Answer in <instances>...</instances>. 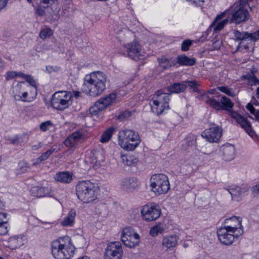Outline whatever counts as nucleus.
<instances>
[{"mask_svg":"<svg viewBox=\"0 0 259 259\" xmlns=\"http://www.w3.org/2000/svg\"><path fill=\"white\" fill-rule=\"evenodd\" d=\"M205 103L214 109L219 111L225 110L230 112V116L235 119L245 132L252 138L257 136L252 130L251 123L248 120L236 112L231 110L234 106L231 100L226 96H222L220 100H217L214 97H207Z\"/></svg>","mask_w":259,"mask_h":259,"instance_id":"1","label":"nucleus"},{"mask_svg":"<svg viewBox=\"0 0 259 259\" xmlns=\"http://www.w3.org/2000/svg\"><path fill=\"white\" fill-rule=\"evenodd\" d=\"M107 76L101 71L93 72L86 75L84 78V87L92 97L101 95L106 89Z\"/></svg>","mask_w":259,"mask_h":259,"instance_id":"2","label":"nucleus"},{"mask_svg":"<svg viewBox=\"0 0 259 259\" xmlns=\"http://www.w3.org/2000/svg\"><path fill=\"white\" fill-rule=\"evenodd\" d=\"M75 248L68 236L60 237L51 243V252L56 259H70Z\"/></svg>","mask_w":259,"mask_h":259,"instance_id":"3","label":"nucleus"},{"mask_svg":"<svg viewBox=\"0 0 259 259\" xmlns=\"http://www.w3.org/2000/svg\"><path fill=\"white\" fill-rule=\"evenodd\" d=\"M97 188L90 181H79L76 186L77 198L83 203H89L97 199Z\"/></svg>","mask_w":259,"mask_h":259,"instance_id":"4","label":"nucleus"},{"mask_svg":"<svg viewBox=\"0 0 259 259\" xmlns=\"http://www.w3.org/2000/svg\"><path fill=\"white\" fill-rule=\"evenodd\" d=\"M118 143L127 151L134 150L140 144L141 139L138 133L132 130H122L118 135Z\"/></svg>","mask_w":259,"mask_h":259,"instance_id":"5","label":"nucleus"},{"mask_svg":"<svg viewBox=\"0 0 259 259\" xmlns=\"http://www.w3.org/2000/svg\"><path fill=\"white\" fill-rule=\"evenodd\" d=\"M119 101V98L116 93H110L98 100L94 105L90 108V114L93 118L98 117L102 111Z\"/></svg>","mask_w":259,"mask_h":259,"instance_id":"6","label":"nucleus"},{"mask_svg":"<svg viewBox=\"0 0 259 259\" xmlns=\"http://www.w3.org/2000/svg\"><path fill=\"white\" fill-rule=\"evenodd\" d=\"M72 95L67 91H58L52 96L51 105L58 110L63 111L71 105Z\"/></svg>","mask_w":259,"mask_h":259,"instance_id":"7","label":"nucleus"},{"mask_svg":"<svg viewBox=\"0 0 259 259\" xmlns=\"http://www.w3.org/2000/svg\"><path fill=\"white\" fill-rule=\"evenodd\" d=\"M152 191L158 195L165 194L170 189L167 177L164 174L153 175L150 179Z\"/></svg>","mask_w":259,"mask_h":259,"instance_id":"8","label":"nucleus"},{"mask_svg":"<svg viewBox=\"0 0 259 259\" xmlns=\"http://www.w3.org/2000/svg\"><path fill=\"white\" fill-rule=\"evenodd\" d=\"M142 219L147 222L154 221L161 215L159 206L154 203H148L144 205L141 210Z\"/></svg>","mask_w":259,"mask_h":259,"instance_id":"9","label":"nucleus"},{"mask_svg":"<svg viewBox=\"0 0 259 259\" xmlns=\"http://www.w3.org/2000/svg\"><path fill=\"white\" fill-rule=\"evenodd\" d=\"M233 230H229L225 227L220 228L217 231V235L220 242L226 245L232 244L235 238H237L241 235L243 230H239V233H234Z\"/></svg>","mask_w":259,"mask_h":259,"instance_id":"10","label":"nucleus"},{"mask_svg":"<svg viewBox=\"0 0 259 259\" xmlns=\"http://www.w3.org/2000/svg\"><path fill=\"white\" fill-rule=\"evenodd\" d=\"M122 249L119 242L108 244L104 253V259H121Z\"/></svg>","mask_w":259,"mask_h":259,"instance_id":"11","label":"nucleus"},{"mask_svg":"<svg viewBox=\"0 0 259 259\" xmlns=\"http://www.w3.org/2000/svg\"><path fill=\"white\" fill-rule=\"evenodd\" d=\"M123 47V55L133 60L140 59V56L141 55V47L138 42L134 41L127 44H124Z\"/></svg>","mask_w":259,"mask_h":259,"instance_id":"12","label":"nucleus"},{"mask_svg":"<svg viewBox=\"0 0 259 259\" xmlns=\"http://www.w3.org/2000/svg\"><path fill=\"white\" fill-rule=\"evenodd\" d=\"M222 130L218 126L210 127L204 131L201 136L209 142H218L222 136Z\"/></svg>","mask_w":259,"mask_h":259,"instance_id":"13","label":"nucleus"},{"mask_svg":"<svg viewBox=\"0 0 259 259\" xmlns=\"http://www.w3.org/2000/svg\"><path fill=\"white\" fill-rule=\"evenodd\" d=\"M248 16V11L244 9L243 6L239 5L236 7L232 13L230 21L231 23L239 24L247 20Z\"/></svg>","mask_w":259,"mask_h":259,"instance_id":"14","label":"nucleus"},{"mask_svg":"<svg viewBox=\"0 0 259 259\" xmlns=\"http://www.w3.org/2000/svg\"><path fill=\"white\" fill-rule=\"evenodd\" d=\"M85 139L84 133L82 131L73 132L64 141V145L70 148L74 147L79 142H81Z\"/></svg>","mask_w":259,"mask_h":259,"instance_id":"15","label":"nucleus"},{"mask_svg":"<svg viewBox=\"0 0 259 259\" xmlns=\"http://www.w3.org/2000/svg\"><path fill=\"white\" fill-rule=\"evenodd\" d=\"M121 188L128 192H132L137 190L139 187V183L134 178H126L122 180Z\"/></svg>","mask_w":259,"mask_h":259,"instance_id":"16","label":"nucleus"},{"mask_svg":"<svg viewBox=\"0 0 259 259\" xmlns=\"http://www.w3.org/2000/svg\"><path fill=\"white\" fill-rule=\"evenodd\" d=\"M242 219L240 217L233 216L225 220V224L228 225L224 227L229 230H233L234 233H239V230H243L241 225Z\"/></svg>","mask_w":259,"mask_h":259,"instance_id":"17","label":"nucleus"},{"mask_svg":"<svg viewBox=\"0 0 259 259\" xmlns=\"http://www.w3.org/2000/svg\"><path fill=\"white\" fill-rule=\"evenodd\" d=\"M169 94L164 93L161 90L158 91L153 98V103H155L157 106L161 104L164 107L169 109L168 102L169 101Z\"/></svg>","mask_w":259,"mask_h":259,"instance_id":"18","label":"nucleus"},{"mask_svg":"<svg viewBox=\"0 0 259 259\" xmlns=\"http://www.w3.org/2000/svg\"><path fill=\"white\" fill-rule=\"evenodd\" d=\"M221 151L225 160L230 161L234 159L235 154L234 145L228 143L224 144L221 147Z\"/></svg>","mask_w":259,"mask_h":259,"instance_id":"19","label":"nucleus"},{"mask_svg":"<svg viewBox=\"0 0 259 259\" xmlns=\"http://www.w3.org/2000/svg\"><path fill=\"white\" fill-rule=\"evenodd\" d=\"M32 196L37 197H41L50 196L51 192L50 189L46 187L38 186L33 187L30 190Z\"/></svg>","mask_w":259,"mask_h":259,"instance_id":"20","label":"nucleus"},{"mask_svg":"<svg viewBox=\"0 0 259 259\" xmlns=\"http://www.w3.org/2000/svg\"><path fill=\"white\" fill-rule=\"evenodd\" d=\"M224 16L225 13H222L221 15H218L216 17L214 21L210 25V28L211 29H213L214 32H217L221 30L227 24L228 20H227V19H224L222 21L218 23H217L218 21L221 20L222 18L224 17Z\"/></svg>","mask_w":259,"mask_h":259,"instance_id":"21","label":"nucleus"},{"mask_svg":"<svg viewBox=\"0 0 259 259\" xmlns=\"http://www.w3.org/2000/svg\"><path fill=\"white\" fill-rule=\"evenodd\" d=\"M140 237L139 234H135L134 236H130L128 238L123 237L121 241L123 244L129 248H133L138 246L140 243Z\"/></svg>","mask_w":259,"mask_h":259,"instance_id":"22","label":"nucleus"},{"mask_svg":"<svg viewBox=\"0 0 259 259\" xmlns=\"http://www.w3.org/2000/svg\"><path fill=\"white\" fill-rule=\"evenodd\" d=\"M25 88H30V85L26 84L24 82H19L13 88V96L16 101H20Z\"/></svg>","mask_w":259,"mask_h":259,"instance_id":"23","label":"nucleus"},{"mask_svg":"<svg viewBox=\"0 0 259 259\" xmlns=\"http://www.w3.org/2000/svg\"><path fill=\"white\" fill-rule=\"evenodd\" d=\"M56 181L62 183H69L72 180V175L68 171H61L56 174L54 176Z\"/></svg>","mask_w":259,"mask_h":259,"instance_id":"24","label":"nucleus"},{"mask_svg":"<svg viewBox=\"0 0 259 259\" xmlns=\"http://www.w3.org/2000/svg\"><path fill=\"white\" fill-rule=\"evenodd\" d=\"M177 64L181 66H192L196 63L194 58H190L185 55L178 56L177 58Z\"/></svg>","mask_w":259,"mask_h":259,"instance_id":"25","label":"nucleus"},{"mask_svg":"<svg viewBox=\"0 0 259 259\" xmlns=\"http://www.w3.org/2000/svg\"><path fill=\"white\" fill-rule=\"evenodd\" d=\"M187 88V85L185 82L174 83L168 88V91L169 95L172 93H180L183 92Z\"/></svg>","mask_w":259,"mask_h":259,"instance_id":"26","label":"nucleus"},{"mask_svg":"<svg viewBox=\"0 0 259 259\" xmlns=\"http://www.w3.org/2000/svg\"><path fill=\"white\" fill-rule=\"evenodd\" d=\"M177 244V238L176 236H169L164 237L162 240V245L163 247L170 249L176 246Z\"/></svg>","mask_w":259,"mask_h":259,"instance_id":"27","label":"nucleus"},{"mask_svg":"<svg viewBox=\"0 0 259 259\" xmlns=\"http://www.w3.org/2000/svg\"><path fill=\"white\" fill-rule=\"evenodd\" d=\"M159 65L163 69H167L177 64L176 60L172 58L167 59L162 57L158 59Z\"/></svg>","mask_w":259,"mask_h":259,"instance_id":"28","label":"nucleus"},{"mask_svg":"<svg viewBox=\"0 0 259 259\" xmlns=\"http://www.w3.org/2000/svg\"><path fill=\"white\" fill-rule=\"evenodd\" d=\"M8 247L12 249L20 247L23 244L22 238L19 236H15L9 239Z\"/></svg>","mask_w":259,"mask_h":259,"instance_id":"29","label":"nucleus"},{"mask_svg":"<svg viewBox=\"0 0 259 259\" xmlns=\"http://www.w3.org/2000/svg\"><path fill=\"white\" fill-rule=\"evenodd\" d=\"M233 33L236 41H242L247 39H249L250 33L248 32L234 30Z\"/></svg>","mask_w":259,"mask_h":259,"instance_id":"30","label":"nucleus"},{"mask_svg":"<svg viewBox=\"0 0 259 259\" xmlns=\"http://www.w3.org/2000/svg\"><path fill=\"white\" fill-rule=\"evenodd\" d=\"M122 162L127 166H132L138 162V159L132 155H121Z\"/></svg>","mask_w":259,"mask_h":259,"instance_id":"31","label":"nucleus"},{"mask_svg":"<svg viewBox=\"0 0 259 259\" xmlns=\"http://www.w3.org/2000/svg\"><path fill=\"white\" fill-rule=\"evenodd\" d=\"M164 231L163 225L159 223L152 227L150 230V235L152 237H156L159 234H162Z\"/></svg>","mask_w":259,"mask_h":259,"instance_id":"32","label":"nucleus"},{"mask_svg":"<svg viewBox=\"0 0 259 259\" xmlns=\"http://www.w3.org/2000/svg\"><path fill=\"white\" fill-rule=\"evenodd\" d=\"M75 215L76 213L74 211H70L67 216L64 218V220L61 223V224L63 226H72L74 224Z\"/></svg>","mask_w":259,"mask_h":259,"instance_id":"33","label":"nucleus"},{"mask_svg":"<svg viewBox=\"0 0 259 259\" xmlns=\"http://www.w3.org/2000/svg\"><path fill=\"white\" fill-rule=\"evenodd\" d=\"M232 196V200H237L238 197L241 194V189L238 186H233L225 189Z\"/></svg>","mask_w":259,"mask_h":259,"instance_id":"34","label":"nucleus"},{"mask_svg":"<svg viewBox=\"0 0 259 259\" xmlns=\"http://www.w3.org/2000/svg\"><path fill=\"white\" fill-rule=\"evenodd\" d=\"M114 131L113 127H110L106 130L101 135L100 141L101 143H106L111 138L112 135Z\"/></svg>","mask_w":259,"mask_h":259,"instance_id":"35","label":"nucleus"},{"mask_svg":"<svg viewBox=\"0 0 259 259\" xmlns=\"http://www.w3.org/2000/svg\"><path fill=\"white\" fill-rule=\"evenodd\" d=\"M92 158V162L96 164H100L101 162L104 161V158L102 155V153L100 151H96L91 154Z\"/></svg>","mask_w":259,"mask_h":259,"instance_id":"36","label":"nucleus"},{"mask_svg":"<svg viewBox=\"0 0 259 259\" xmlns=\"http://www.w3.org/2000/svg\"><path fill=\"white\" fill-rule=\"evenodd\" d=\"M196 143V136L195 135L190 134L185 138V145L184 148L187 149L188 147L195 145Z\"/></svg>","mask_w":259,"mask_h":259,"instance_id":"37","label":"nucleus"},{"mask_svg":"<svg viewBox=\"0 0 259 259\" xmlns=\"http://www.w3.org/2000/svg\"><path fill=\"white\" fill-rule=\"evenodd\" d=\"M135 234H138L135 232L134 229L131 227H126L123 229L121 233V240L123 239V237L128 238L130 236H134Z\"/></svg>","mask_w":259,"mask_h":259,"instance_id":"38","label":"nucleus"},{"mask_svg":"<svg viewBox=\"0 0 259 259\" xmlns=\"http://www.w3.org/2000/svg\"><path fill=\"white\" fill-rule=\"evenodd\" d=\"M158 106H157L155 103L152 102V104H151V110L152 112L157 115L162 114L164 110L167 109L166 107H164L161 104H158Z\"/></svg>","mask_w":259,"mask_h":259,"instance_id":"39","label":"nucleus"},{"mask_svg":"<svg viewBox=\"0 0 259 259\" xmlns=\"http://www.w3.org/2000/svg\"><path fill=\"white\" fill-rule=\"evenodd\" d=\"M55 148H51L46 152L43 153L39 157L37 158L36 162L40 163L47 159L51 156V155L55 152Z\"/></svg>","mask_w":259,"mask_h":259,"instance_id":"40","label":"nucleus"},{"mask_svg":"<svg viewBox=\"0 0 259 259\" xmlns=\"http://www.w3.org/2000/svg\"><path fill=\"white\" fill-rule=\"evenodd\" d=\"M53 34V32L52 29L47 27L41 29L40 31L39 36L41 39H45L51 36Z\"/></svg>","mask_w":259,"mask_h":259,"instance_id":"41","label":"nucleus"},{"mask_svg":"<svg viewBox=\"0 0 259 259\" xmlns=\"http://www.w3.org/2000/svg\"><path fill=\"white\" fill-rule=\"evenodd\" d=\"M244 77L248 80L249 84L251 86L259 84V79L253 74L246 75Z\"/></svg>","mask_w":259,"mask_h":259,"instance_id":"42","label":"nucleus"},{"mask_svg":"<svg viewBox=\"0 0 259 259\" xmlns=\"http://www.w3.org/2000/svg\"><path fill=\"white\" fill-rule=\"evenodd\" d=\"M24 75V74L21 72H15L13 71H10L7 72V76L6 77V80H9L15 78L17 76H21Z\"/></svg>","mask_w":259,"mask_h":259,"instance_id":"43","label":"nucleus"},{"mask_svg":"<svg viewBox=\"0 0 259 259\" xmlns=\"http://www.w3.org/2000/svg\"><path fill=\"white\" fill-rule=\"evenodd\" d=\"M29 92V101H33L36 97L37 96V89L36 87H33V88L30 86V88H26Z\"/></svg>","mask_w":259,"mask_h":259,"instance_id":"44","label":"nucleus"},{"mask_svg":"<svg viewBox=\"0 0 259 259\" xmlns=\"http://www.w3.org/2000/svg\"><path fill=\"white\" fill-rule=\"evenodd\" d=\"M28 169L27 163L24 161H21L19 162V174H23L26 172Z\"/></svg>","mask_w":259,"mask_h":259,"instance_id":"45","label":"nucleus"},{"mask_svg":"<svg viewBox=\"0 0 259 259\" xmlns=\"http://www.w3.org/2000/svg\"><path fill=\"white\" fill-rule=\"evenodd\" d=\"M52 125L53 124L51 121H46L40 124V129L43 132H46L49 130Z\"/></svg>","mask_w":259,"mask_h":259,"instance_id":"46","label":"nucleus"},{"mask_svg":"<svg viewBox=\"0 0 259 259\" xmlns=\"http://www.w3.org/2000/svg\"><path fill=\"white\" fill-rule=\"evenodd\" d=\"M21 99L20 101L24 102H32L31 101H29V92L25 88L24 89V91L22 93V94L21 97Z\"/></svg>","mask_w":259,"mask_h":259,"instance_id":"47","label":"nucleus"},{"mask_svg":"<svg viewBox=\"0 0 259 259\" xmlns=\"http://www.w3.org/2000/svg\"><path fill=\"white\" fill-rule=\"evenodd\" d=\"M192 45V41L189 39L184 40L181 45V49L183 51H187Z\"/></svg>","mask_w":259,"mask_h":259,"instance_id":"48","label":"nucleus"},{"mask_svg":"<svg viewBox=\"0 0 259 259\" xmlns=\"http://www.w3.org/2000/svg\"><path fill=\"white\" fill-rule=\"evenodd\" d=\"M185 82L188 83V86L192 89H193V91L195 92H198V89L197 88L199 85L198 83L196 81H186Z\"/></svg>","mask_w":259,"mask_h":259,"instance_id":"49","label":"nucleus"},{"mask_svg":"<svg viewBox=\"0 0 259 259\" xmlns=\"http://www.w3.org/2000/svg\"><path fill=\"white\" fill-rule=\"evenodd\" d=\"M217 89L218 90L226 94L227 95H228L229 96H233V93L232 90L227 87H223V86L218 87L217 88Z\"/></svg>","mask_w":259,"mask_h":259,"instance_id":"50","label":"nucleus"},{"mask_svg":"<svg viewBox=\"0 0 259 259\" xmlns=\"http://www.w3.org/2000/svg\"><path fill=\"white\" fill-rule=\"evenodd\" d=\"M21 77L24 78L26 79V81L32 87H36L35 81L31 75L24 74V75H22Z\"/></svg>","mask_w":259,"mask_h":259,"instance_id":"51","label":"nucleus"},{"mask_svg":"<svg viewBox=\"0 0 259 259\" xmlns=\"http://www.w3.org/2000/svg\"><path fill=\"white\" fill-rule=\"evenodd\" d=\"M46 6L44 7H41V6H39L36 9V13L39 16H43L45 14V9L46 8L49 7V4H45Z\"/></svg>","mask_w":259,"mask_h":259,"instance_id":"52","label":"nucleus"},{"mask_svg":"<svg viewBox=\"0 0 259 259\" xmlns=\"http://www.w3.org/2000/svg\"><path fill=\"white\" fill-rule=\"evenodd\" d=\"M246 109L253 114L256 118V114L259 112V110H256L251 103H248L246 105Z\"/></svg>","mask_w":259,"mask_h":259,"instance_id":"53","label":"nucleus"},{"mask_svg":"<svg viewBox=\"0 0 259 259\" xmlns=\"http://www.w3.org/2000/svg\"><path fill=\"white\" fill-rule=\"evenodd\" d=\"M249 40L253 41L259 40V29L253 33H250Z\"/></svg>","mask_w":259,"mask_h":259,"instance_id":"54","label":"nucleus"},{"mask_svg":"<svg viewBox=\"0 0 259 259\" xmlns=\"http://www.w3.org/2000/svg\"><path fill=\"white\" fill-rule=\"evenodd\" d=\"M131 115V113L130 111H124L122 114L119 115L118 119L121 121H123L128 118Z\"/></svg>","mask_w":259,"mask_h":259,"instance_id":"55","label":"nucleus"},{"mask_svg":"<svg viewBox=\"0 0 259 259\" xmlns=\"http://www.w3.org/2000/svg\"><path fill=\"white\" fill-rule=\"evenodd\" d=\"M8 232V224H0V234L4 235L6 234Z\"/></svg>","mask_w":259,"mask_h":259,"instance_id":"56","label":"nucleus"},{"mask_svg":"<svg viewBox=\"0 0 259 259\" xmlns=\"http://www.w3.org/2000/svg\"><path fill=\"white\" fill-rule=\"evenodd\" d=\"M8 214L5 213H0V224H8Z\"/></svg>","mask_w":259,"mask_h":259,"instance_id":"57","label":"nucleus"},{"mask_svg":"<svg viewBox=\"0 0 259 259\" xmlns=\"http://www.w3.org/2000/svg\"><path fill=\"white\" fill-rule=\"evenodd\" d=\"M59 70V67L57 66H52L51 65H48L46 67V70L49 73H51L53 72H56Z\"/></svg>","mask_w":259,"mask_h":259,"instance_id":"58","label":"nucleus"},{"mask_svg":"<svg viewBox=\"0 0 259 259\" xmlns=\"http://www.w3.org/2000/svg\"><path fill=\"white\" fill-rule=\"evenodd\" d=\"M60 19V15L59 14V11H56L55 13H54L53 15H52L51 21L52 22H56L57 21Z\"/></svg>","mask_w":259,"mask_h":259,"instance_id":"59","label":"nucleus"},{"mask_svg":"<svg viewBox=\"0 0 259 259\" xmlns=\"http://www.w3.org/2000/svg\"><path fill=\"white\" fill-rule=\"evenodd\" d=\"M32 0H27L28 2L31 3ZM40 3L43 4H50L52 5L55 4V0H40Z\"/></svg>","mask_w":259,"mask_h":259,"instance_id":"60","label":"nucleus"},{"mask_svg":"<svg viewBox=\"0 0 259 259\" xmlns=\"http://www.w3.org/2000/svg\"><path fill=\"white\" fill-rule=\"evenodd\" d=\"M9 0H0V11L5 9Z\"/></svg>","mask_w":259,"mask_h":259,"instance_id":"61","label":"nucleus"},{"mask_svg":"<svg viewBox=\"0 0 259 259\" xmlns=\"http://www.w3.org/2000/svg\"><path fill=\"white\" fill-rule=\"evenodd\" d=\"M252 192L254 195L259 194V184H257L252 188Z\"/></svg>","mask_w":259,"mask_h":259,"instance_id":"62","label":"nucleus"},{"mask_svg":"<svg viewBox=\"0 0 259 259\" xmlns=\"http://www.w3.org/2000/svg\"><path fill=\"white\" fill-rule=\"evenodd\" d=\"M42 146V143L41 142H38L36 144L33 145L32 146V150H36Z\"/></svg>","mask_w":259,"mask_h":259,"instance_id":"63","label":"nucleus"},{"mask_svg":"<svg viewBox=\"0 0 259 259\" xmlns=\"http://www.w3.org/2000/svg\"><path fill=\"white\" fill-rule=\"evenodd\" d=\"M218 90L217 88L214 89H212L208 91V93L210 94H214L215 93V91Z\"/></svg>","mask_w":259,"mask_h":259,"instance_id":"64","label":"nucleus"}]
</instances>
